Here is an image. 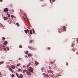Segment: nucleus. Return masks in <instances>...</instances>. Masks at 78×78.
Returning <instances> with one entry per match:
<instances>
[{"label":"nucleus","mask_w":78,"mask_h":78,"mask_svg":"<svg viewBox=\"0 0 78 78\" xmlns=\"http://www.w3.org/2000/svg\"><path fill=\"white\" fill-rule=\"evenodd\" d=\"M44 0H40V1H43Z\"/></svg>","instance_id":"49"},{"label":"nucleus","mask_w":78,"mask_h":78,"mask_svg":"<svg viewBox=\"0 0 78 78\" xmlns=\"http://www.w3.org/2000/svg\"><path fill=\"white\" fill-rule=\"evenodd\" d=\"M66 65L68 66V63H67V62H66Z\"/></svg>","instance_id":"45"},{"label":"nucleus","mask_w":78,"mask_h":78,"mask_svg":"<svg viewBox=\"0 0 78 78\" xmlns=\"http://www.w3.org/2000/svg\"><path fill=\"white\" fill-rule=\"evenodd\" d=\"M50 64H54V63H55V62H50Z\"/></svg>","instance_id":"20"},{"label":"nucleus","mask_w":78,"mask_h":78,"mask_svg":"<svg viewBox=\"0 0 78 78\" xmlns=\"http://www.w3.org/2000/svg\"><path fill=\"white\" fill-rule=\"evenodd\" d=\"M48 73H53V71L51 70H49L48 71Z\"/></svg>","instance_id":"4"},{"label":"nucleus","mask_w":78,"mask_h":78,"mask_svg":"<svg viewBox=\"0 0 78 78\" xmlns=\"http://www.w3.org/2000/svg\"><path fill=\"white\" fill-rule=\"evenodd\" d=\"M3 29H5V28H4Z\"/></svg>","instance_id":"50"},{"label":"nucleus","mask_w":78,"mask_h":78,"mask_svg":"<svg viewBox=\"0 0 78 78\" xmlns=\"http://www.w3.org/2000/svg\"><path fill=\"white\" fill-rule=\"evenodd\" d=\"M4 20H8V18L6 17H4Z\"/></svg>","instance_id":"9"},{"label":"nucleus","mask_w":78,"mask_h":78,"mask_svg":"<svg viewBox=\"0 0 78 78\" xmlns=\"http://www.w3.org/2000/svg\"><path fill=\"white\" fill-rule=\"evenodd\" d=\"M4 11L5 12H7L8 11V9L7 8H6L4 9Z\"/></svg>","instance_id":"3"},{"label":"nucleus","mask_w":78,"mask_h":78,"mask_svg":"<svg viewBox=\"0 0 78 78\" xmlns=\"http://www.w3.org/2000/svg\"><path fill=\"white\" fill-rule=\"evenodd\" d=\"M28 51H26V52H25V54H26V55H27V54H28Z\"/></svg>","instance_id":"26"},{"label":"nucleus","mask_w":78,"mask_h":78,"mask_svg":"<svg viewBox=\"0 0 78 78\" xmlns=\"http://www.w3.org/2000/svg\"><path fill=\"white\" fill-rule=\"evenodd\" d=\"M20 78H23V75L22 74H20Z\"/></svg>","instance_id":"14"},{"label":"nucleus","mask_w":78,"mask_h":78,"mask_svg":"<svg viewBox=\"0 0 78 78\" xmlns=\"http://www.w3.org/2000/svg\"><path fill=\"white\" fill-rule=\"evenodd\" d=\"M28 48H29V49H30V50H36L35 48H31L30 46L28 47Z\"/></svg>","instance_id":"5"},{"label":"nucleus","mask_w":78,"mask_h":78,"mask_svg":"<svg viewBox=\"0 0 78 78\" xmlns=\"http://www.w3.org/2000/svg\"><path fill=\"white\" fill-rule=\"evenodd\" d=\"M63 29L64 31H66V27L65 26H63Z\"/></svg>","instance_id":"10"},{"label":"nucleus","mask_w":78,"mask_h":78,"mask_svg":"<svg viewBox=\"0 0 78 78\" xmlns=\"http://www.w3.org/2000/svg\"><path fill=\"white\" fill-rule=\"evenodd\" d=\"M11 67H12V69H15V66L13 65H12Z\"/></svg>","instance_id":"8"},{"label":"nucleus","mask_w":78,"mask_h":78,"mask_svg":"<svg viewBox=\"0 0 78 78\" xmlns=\"http://www.w3.org/2000/svg\"><path fill=\"white\" fill-rule=\"evenodd\" d=\"M7 15L9 17H11V15H10V14H7Z\"/></svg>","instance_id":"19"},{"label":"nucleus","mask_w":78,"mask_h":78,"mask_svg":"<svg viewBox=\"0 0 78 78\" xmlns=\"http://www.w3.org/2000/svg\"><path fill=\"white\" fill-rule=\"evenodd\" d=\"M46 76H47L48 77H49V76H50L48 74H46Z\"/></svg>","instance_id":"29"},{"label":"nucleus","mask_w":78,"mask_h":78,"mask_svg":"<svg viewBox=\"0 0 78 78\" xmlns=\"http://www.w3.org/2000/svg\"><path fill=\"white\" fill-rule=\"evenodd\" d=\"M3 63H4V62H3V61H2V62H0V65H1V64H3Z\"/></svg>","instance_id":"15"},{"label":"nucleus","mask_w":78,"mask_h":78,"mask_svg":"<svg viewBox=\"0 0 78 78\" xmlns=\"http://www.w3.org/2000/svg\"><path fill=\"white\" fill-rule=\"evenodd\" d=\"M20 65H21L20 63H18L17 65V66L19 67L20 66Z\"/></svg>","instance_id":"18"},{"label":"nucleus","mask_w":78,"mask_h":78,"mask_svg":"<svg viewBox=\"0 0 78 78\" xmlns=\"http://www.w3.org/2000/svg\"><path fill=\"white\" fill-rule=\"evenodd\" d=\"M32 33H33V32H32V30H30V34H32Z\"/></svg>","instance_id":"12"},{"label":"nucleus","mask_w":78,"mask_h":78,"mask_svg":"<svg viewBox=\"0 0 78 78\" xmlns=\"http://www.w3.org/2000/svg\"><path fill=\"white\" fill-rule=\"evenodd\" d=\"M23 73H25V72H26L27 73V70H26V69H24V70H23Z\"/></svg>","instance_id":"6"},{"label":"nucleus","mask_w":78,"mask_h":78,"mask_svg":"<svg viewBox=\"0 0 78 78\" xmlns=\"http://www.w3.org/2000/svg\"><path fill=\"white\" fill-rule=\"evenodd\" d=\"M2 75V73H0V75Z\"/></svg>","instance_id":"48"},{"label":"nucleus","mask_w":78,"mask_h":78,"mask_svg":"<svg viewBox=\"0 0 78 78\" xmlns=\"http://www.w3.org/2000/svg\"><path fill=\"white\" fill-rule=\"evenodd\" d=\"M18 70L19 71H20V72H21L22 70H21V69H18Z\"/></svg>","instance_id":"30"},{"label":"nucleus","mask_w":78,"mask_h":78,"mask_svg":"<svg viewBox=\"0 0 78 78\" xmlns=\"http://www.w3.org/2000/svg\"><path fill=\"white\" fill-rule=\"evenodd\" d=\"M14 75L12 74L11 75V77H14Z\"/></svg>","instance_id":"31"},{"label":"nucleus","mask_w":78,"mask_h":78,"mask_svg":"<svg viewBox=\"0 0 78 78\" xmlns=\"http://www.w3.org/2000/svg\"><path fill=\"white\" fill-rule=\"evenodd\" d=\"M16 25H17L18 27H19V23H16Z\"/></svg>","instance_id":"24"},{"label":"nucleus","mask_w":78,"mask_h":78,"mask_svg":"<svg viewBox=\"0 0 78 78\" xmlns=\"http://www.w3.org/2000/svg\"><path fill=\"white\" fill-rule=\"evenodd\" d=\"M0 2H2V0H0Z\"/></svg>","instance_id":"47"},{"label":"nucleus","mask_w":78,"mask_h":78,"mask_svg":"<svg viewBox=\"0 0 78 78\" xmlns=\"http://www.w3.org/2000/svg\"><path fill=\"white\" fill-rule=\"evenodd\" d=\"M4 50L5 51L6 50V48H4Z\"/></svg>","instance_id":"35"},{"label":"nucleus","mask_w":78,"mask_h":78,"mask_svg":"<svg viewBox=\"0 0 78 78\" xmlns=\"http://www.w3.org/2000/svg\"><path fill=\"white\" fill-rule=\"evenodd\" d=\"M31 64V63H29L28 64V65H27V67H29V66H30V65Z\"/></svg>","instance_id":"16"},{"label":"nucleus","mask_w":78,"mask_h":78,"mask_svg":"<svg viewBox=\"0 0 78 78\" xmlns=\"http://www.w3.org/2000/svg\"><path fill=\"white\" fill-rule=\"evenodd\" d=\"M2 39L3 40H4V41H5V37H3L2 38Z\"/></svg>","instance_id":"32"},{"label":"nucleus","mask_w":78,"mask_h":78,"mask_svg":"<svg viewBox=\"0 0 78 78\" xmlns=\"http://www.w3.org/2000/svg\"><path fill=\"white\" fill-rule=\"evenodd\" d=\"M31 71H27L26 73L27 75H31Z\"/></svg>","instance_id":"2"},{"label":"nucleus","mask_w":78,"mask_h":78,"mask_svg":"<svg viewBox=\"0 0 78 78\" xmlns=\"http://www.w3.org/2000/svg\"><path fill=\"white\" fill-rule=\"evenodd\" d=\"M50 48L49 47L48 48V50H50Z\"/></svg>","instance_id":"44"},{"label":"nucleus","mask_w":78,"mask_h":78,"mask_svg":"<svg viewBox=\"0 0 78 78\" xmlns=\"http://www.w3.org/2000/svg\"><path fill=\"white\" fill-rule=\"evenodd\" d=\"M48 67L50 70H51V67H50V66H49Z\"/></svg>","instance_id":"27"},{"label":"nucleus","mask_w":78,"mask_h":78,"mask_svg":"<svg viewBox=\"0 0 78 78\" xmlns=\"http://www.w3.org/2000/svg\"><path fill=\"white\" fill-rule=\"evenodd\" d=\"M21 58H20L19 59V60H21Z\"/></svg>","instance_id":"41"},{"label":"nucleus","mask_w":78,"mask_h":78,"mask_svg":"<svg viewBox=\"0 0 78 78\" xmlns=\"http://www.w3.org/2000/svg\"><path fill=\"white\" fill-rule=\"evenodd\" d=\"M8 44V42H7V41H5L4 42V44L5 45H6Z\"/></svg>","instance_id":"11"},{"label":"nucleus","mask_w":78,"mask_h":78,"mask_svg":"<svg viewBox=\"0 0 78 78\" xmlns=\"http://www.w3.org/2000/svg\"><path fill=\"white\" fill-rule=\"evenodd\" d=\"M28 71H30L31 72H33V68L31 67H29L28 69Z\"/></svg>","instance_id":"1"},{"label":"nucleus","mask_w":78,"mask_h":78,"mask_svg":"<svg viewBox=\"0 0 78 78\" xmlns=\"http://www.w3.org/2000/svg\"><path fill=\"white\" fill-rule=\"evenodd\" d=\"M32 42H33V40H30L29 42V44H31V43H32Z\"/></svg>","instance_id":"23"},{"label":"nucleus","mask_w":78,"mask_h":78,"mask_svg":"<svg viewBox=\"0 0 78 78\" xmlns=\"http://www.w3.org/2000/svg\"><path fill=\"white\" fill-rule=\"evenodd\" d=\"M28 56H29L31 57L32 56V54H28Z\"/></svg>","instance_id":"13"},{"label":"nucleus","mask_w":78,"mask_h":78,"mask_svg":"<svg viewBox=\"0 0 78 78\" xmlns=\"http://www.w3.org/2000/svg\"><path fill=\"white\" fill-rule=\"evenodd\" d=\"M9 70H10L11 72H12V69H11V68H9Z\"/></svg>","instance_id":"25"},{"label":"nucleus","mask_w":78,"mask_h":78,"mask_svg":"<svg viewBox=\"0 0 78 78\" xmlns=\"http://www.w3.org/2000/svg\"><path fill=\"white\" fill-rule=\"evenodd\" d=\"M43 74L44 76H46V75H47V74H45V73H43Z\"/></svg>","instance_id":"28"},{"label":"nucleus","mask_w":78,"mask_h":78,"mask_svg":"<svg viewBox=\"0 0 78 78\" xmlns=\"http://www.w3.org/2000/svg\"><path fill=\"white\" fill-rule=\"evenodd\" d=\"M23 67H25V66L24 65Z\"/></svg>","instance_id":"43"},{"label":"nucleus","mask_w":78,"mask_h":78,"mask_svg":"<svg viewBox=\"0 0 78 78\" xmlns=\"http://www.w3.org/2000/svg\"><path fill=\"white\" fill-rule=\"evenodd\" d=\"M20 48H22V45H20L19 46Z\"/></svg>","instance_id":"33"},{"label":"nucleus","mask_w":78,"mask_h":78,"mask_svg":"<svg viewBox=\"0 0 78 78\" xmlns=\"http://www.w3.org/2000/svg\"><path fill=\"white\" fill-rule=\"evenodd\" d=\"M0 25L1 26H2V23H0Z\"/></svg>","instance_id":"42"},{"label":"nucleus","mask_w":78,"mask_h":78,"mask_svg":"<svg viewBox=\"0 0 78 78\" xmlns=\"http://www.w3.org/2000/svg\"><path fill=\"white\" fill-rule=\"evenodd\" d=\"M32 30H33V33L34 34V33H36V32H35V31H34V29H32Z\"/></svg>","instance_id":"17"},{"label":"nucleus","mask_w":78,"mask_h":78,"mask_svg":"<svg viewBox=\"0 0 78 78\" xmlns=\"http://www.w3.org/2000/svg\"><path fill=\"white\" fill-rule=\"evenodd\" d=\"M16 76H17V77H18V78H20V77H19V76L18 75V74L17 73H16Z\"/></svg>","instance_id":"21"},{"label":"nucleus","mask_w":78,"mask_h":78,"mask_svg":"<svg viewBox=\"0 0 78 78\" xmlns=\"http://www.w3.org/2000/svg\"><path fill=\"white\" fill-rule=\"evenodd\" d=\"M27 32H28V33H29V30L28 29L27 30Z\"/></svg>","instance_id":"39"},{"label":"nucleus","mask_w":78,"mask_h":78,"mask_svg":"<svg viewBox=\"0 0 78 78\" xmlns=\"http://www.w3.org/2000/svg\"><path fill=\"white\" fill-rule=\"evenodd\" d=\"M55 0H52L53 2H55Z\"/></svg>","instance_id":"38"},{"label":"nucleus","mask_w":78,"mask_h":78,"mask_svg":"<svg viewBox=\"0 0 78 78\" xmlns=\"http://www.w3.org/2000/svg\"><path fill=\"white\" fill-rule=\"evenodd\" d=\"M7 48L8 50H9V48L8 47H7Z\"/></svg>","instance_id":"37"},{"label":"nucleus","mask_w":78,"mask_h":78,"mask_svg":"<svg viewBox=\"0 0 78 78\" xmlns=\"http://www.w3.org/2000/svg\"><path fill=\"white\" fill-rule=\"evenodd\" d=\"M50 0V3H51V0Z\"/></svg>","instance_id":"46"},{"label":"nucleus","mask_w":78,"mask_h":78,"mask_svg":"<svg viewBox=\"0 0 78 78\" xmlns=\"http://www.w3.org/2000/svg\"><path fill=\"white\" fill-rule=\"evenodd\" d=\"M76 41H77V42H78V38H76Z\"/></svg>","instance_id":"36"},{"label":"nucleus","mask_w":78,"mask_h":78,"mask_svg":"<svg viewBox=\"0 0 78 78\" xmlns=\"http://www.w3.org/2000/svg\"><path fill=\"white\" fill-rule=\"evenodd\" d=\"M76 54L78 55V51L76 53Z\"/></svg>","instance_id":"40"},{"label":"nucleus","mask_w":78,"mask_h":78,"mask_svg":"<svg viewBox=\"0 0 78 78\" xmlns=\"http://www.w3.org/2000/svg\"><path fill=\"white\" fill-rule=\"evenodd\" d=\"M11 17H12V18H13V17H14V16L13 15H12L11 16Z\"/></svg>","instance_id":"34"},{"label":"nucleus","mask_w":78,"mask_h":78,"mask_svg":"<svg viewBox=\"0 0 78 78\" xmlns=\"http://www.w3.org/2000/svg\"><path fill=\"white\" fill-rule=\"evenodd\" d=\"M35 64L36 65H38V64H39V62H37L35 61Z\"/></svg>","instance_id":"7"},{"label":"nucleus","mask_w":78,"mask_h":78,"mask_svg":"<svg viewBox=\"0 0 78 78\" xmlns=\"http://www.w3.org/2000/svg\"><path fill=\"white\" fill-rule=\"evenodd\" d=\"M24 31H25V32L26 33V34H27V30H24Z\"/></svg>","instance_id":"22"}]
</instances>
